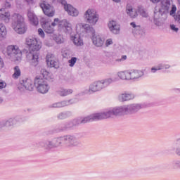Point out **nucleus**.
<instances>
[{
  "mask_svg": "<svg viewBox=\"0 0 180 180\" xmlns=\"http://www.w3.org/2000/svg\"><path fill=\"white\" fill-rule=\"evenodd\" d=\"M101 82L103 84V87L106 88V86H109V85H110V84L113 82V79L112 78L105 79L104 80H101Z\"/></svg>",
  "mask_w": 180,
  "mask_h": 180,
  "instance_id": "bb28decb",
  "label": "nucleus"
},
{
  "mask_svg": "<svg viewBox=\"0 0 180 180\" xmlns=\"http://www.w3.org/2000/svg\"><path fill=\"white\" fill-rule=\"evenodd\" d=\"M28 19L34 25V26H37L39 25V18H37V16L33 13L32 11H29L27 13Z\"/></svg>",
  "mask_w": 180,
  "mask_h": 180,
  "instance_id": "dca6fc26",
  "label": "nucleus"
},
{
  "mask_svg": "<svg viewBox=\"0 0 180 180\" xmlns=\"http://www.w3.org/2000/svg\"><path fill=\"white\" fill-rule=\"evenodd\" d=\"M0 20H3L6 23L11 20V13L6 11L5 8L0 9Z\"/></svg>",
  "mask_w": 180,
  "mask_h": 180,
  "instance_id": "9b49d317",
  "label": "nucleus"
},
{
  "mask_svg": "<svg viewBox=\"0 0 180 180\" xmlns=\"http://www.w3.org/2000/svg\"><path fill=\"white\" fill-rule=\"evenodd\" d=\"M65 140H66L67 143H70V144H74V138L71 136H66L65 138Z\"/></svg>",
  "mask_w": 180,
  "mask_h": 180,
  "instance_id": "c85d7f7f",
  "label": "nucleus"
},
{
  "mask_svg": "<svg viewBox=\"0 0 180 180\" xmlns=\"http://www.w3.org/2000/svg\"><path fill=\"white\" fill-rule=\"evenodd\" d=\"M13 74L12 75V78L13 79H18L20 75H22V72L20 71V68L19 66H15L13 68Z\"/></svg>",
  "mask_w": 180,
  "mask_h": 180,
  "instance_id": "4be33fe9",
  "label": "nucleus"
},
{
  "mask_svg": "<svg viewBox=\"0 0 180 180\" xmlns=\"http://www.w3.org/2000/svg\"><path fill=\"white\" fill-rule=\"evenodd\" d=\"M170 27L172 30H174V32H178L179 29L175 26V25H170Z\"/></svg>",
  "mask_w": 180,
  "mask_h": 180,
  "instance_id": "ea45409f",
  "label": "nucleus"
},
{
  "mask_svg": "<svg viewBox=\"0 0 180 180\" xmlns=\"http://www.w3.org/2000/svg\"><path fill=\"white\" fill-rule=\"evenodd\" d=\"M5 67V63H4V59L0 56V70H2Z\"/></svg>",
  "mask_w": 180,
  "mask_h": 180,
  "instance_id": "c9c22d12",
  "label": "nucleus"
},
{
  "mask_svg": "<svg viewBox=\"0 0 180 180\" xmlns=\"http://www.w3.org/2000/svg\"><path fill=\"white\" fill-rule=\"evenodd\" d=\"M113 44V40L112 39H108L105 41L106 47H109V46Z\"/></svg>",
  "mask_w": 180,
  "mask_h": 180,
  "instance_id": "2f4dec72",
  "label": "nucleus"
},
{
  "mask_svg": "<svg viewBox=\"0 0 180 180\" xmlns=\"http://www.w3.org/2000/svg\"><path fill=\"white\" fill-rule=\"evenodd\" d=\"M142 16H143L144 18H147L148 14L146 12H143L142 13Z\"/></svg>",
  "mask_w": 180,
  "mask_h": 180,
  "instance_id": "c03bdc74",
  "label": "nucleus"
},
{
  "mask_svg": "<svg viewBox=\"0 0 180 180\" xmlns=\"http://www.w3.org/2000/svg\"><path fill=\"white\" fill-rule=\"evenodd\" d=\"M103 88L102 80L98 81L90 85L89 92H98V91H101V89H103Z\"/></svg>",
  "mask_w": 180,
  "mask_h": 180,
  "instance_id": "9d476101",
  "label": "nucleus"
},
{
  "mask_svg": "<svg viewBox=\"0 0 180 180\" xmlns=\"http://www.w3.org/2000/svg\"><path fill=\"white\" fill-rule=\"evenodd\" d=\"M58 119H65V115H64L63 113L60 114L58 116Z\"/></svg>",
  "mask_w": 180,
  "mask_h": 180,
  "instance_id": "a19ab883",
  "label": "nucleus"
},
{
  "mask_svg": "<svg viewBox=\"0 0 180 180\" xmlns=\"http://www.w3.org/2000/svg\"><path fill=\"white\" fill-rule=\"evenodd\" d=\"M118 77L121 79H130L129 71L120 72Z\"/></svg>",
  "mask_w": 180,
  "mask_h": 180,
  "instance_id": "393cba45",
  "label": "nucleus"
},
{
  "mask_svg": "<svg viewBox=\"0 0 180 180\" xmlns=\"http://www.w3.org/2000/svg\"><path fill=\"white\" fill-rule=\"evenodd\" d=\"M60 96H67V95H71L72 94V89H61L58 91Z\"/></svg>",
  "mask_w": 180,
  "mask_h": 180,
  "instance_id": "a878e982",
  "label": "nucleus"
},
{
  "mask_svg": "<svg viewBox=\"0 0 180 180\" xmlns=\"http://www.w3.org/2000/svg\"><path fill=\"white\" fill-rule=\"evenodd\" d=\"M84 18L86 19L87 23L91 25V26L96 25L99 19L96 12L93 9H88L84 14Z\"/></svg>",
  "mask_w": 180,
  "mask_h": 180,
  "instance_id": "423d86ee",
  "label": "nucleus"
},
{
  "mask_svg": "<svg viewBox=\"0 0 180 180\" xmlns=\"http://www.w3.org/2000/svg\"><path fill=\"white\" fill-rule=\"evenodd\" d=\"M131 99H134V95L131 94L124 93L119 96V101H120L121 102L130 101Z\"/></svg>",
  "mask_w": 180,
  "mask_h": 180,
  "instance_id": "a211bd4d",
  "label": "nucleus"
},
{
  "mask_svg": "<svg viewBox=\"0 0 180 180\" xmlns=\"http://www.w3.org/2000/svg\"><path fill=\"white\" fill-rule=\"evenodd\" d=\"M176 12V6L175 5H172V10L170 11V15H172Z\"/></svg>",
  "mask_w": 180,
  "mask_h": 180,
  "instance_id": "72a5a7b5",
  "label": "nucleus"
},
{
  "mask_svg": "<svg viewBox=\"0 0 180 180\" xmlns=\"http://www.w3.org/2000/svg\"><path fill=\"white\" fill-rule=\"evenodd\" d=\"M126 112H127V108H113L112 110L106 112L96 113L93 114L90 117H86L82 120L81 123H89V122H95L96 120L109 119V117H112L114 115L117 116V115H124Z\"/></svg>",
  "mask_w": 180,
  "mask_h": 180,
  "instance_id": "f257e3e1",
  "label": "nucleus"
},
{
  "mask_svg": "<svg viewBox=\"0 0 180 180\" xmlns=\"http://www.w3.org/2000/svg\"><path fill=\"white\" fill-rule=\"evenodd\" d=\"M162 68V66H158L157 68H152L151 70L153 71V72H155V71H158Z\"/></svg>",
  "mask_w": 180,
  "mask_h": 180,
  "instance_id": "58836bf2",
  "label": "nucleus"
},
{
  "mask_svg": "<svg viewBox=\"0 0 180 180\" xmlns=\"http://www.w3.org/2000/svg\"><path fill=\"white\" fill-rule=\"evenodd\" d=\"M92 41L94 44H95V46L97 47H101L102 46V44H103V41H102V39H101L99 36L95 35V34H93Z\"/></svg>",
  "mask_w": 180,
  "mask_h": 180,
  "instance_id": "412c9836",
  "label": "nucleus"
},
{
  "mask_svg": "<svg viewBox=\"0 0 180 180\" xmlns=\"http://www.w3.org/2000/svg\"><path fill=\"white\" fill-rule=\"evenodd\" d=\"M127 13L130 18H137V11L130 5L127 6Z\"/></svg>",
  "mask_w": 180,
  "mask_h": 180,
  "instance_id": "aec40b11",
  "label": "nucleus"
},
{
  "mask_svg": "<svg viewBox=\"0 0 180 180\" xmlns=\"http://www.w3.org/2000/svg\"><path fill=\"white\" fill-rule=\"evenodd\" d=\"M60 25H63V27H64L65 32L67 33H70L72 31V27L71 25V23H70V22H68V20H63L60 22Z\"/></svg>",
  "mask_w": 180,
  "mask_h": 180,
  "instance_id": "6ab92c4d",
  "label": "nucleus"
},
{
  "mask_svg": "<svg viewBox=\"0 0 180 180\" xmlns=\"http://www.w3.org/2000/svg\"><path fill=\"white\" fill-rule=\"evenodd\" d=\"M21 84L27 91H33V82L30 79H25L22 80Z\"/></svg>",
  "mask_w": 180,
  "mask_h": 180,
  "instance_id": "f3484780",
  "label": "nucleus"
},
{
  "mask_svg": "<svg viewBox=\"0 0 180 180\" xmlns=\"http://www.w3.org/2000/svg\"><path fill=\"white\" fill-rule=\"evenodd\" d=\"M53 40H55V41H56V43H62V41H61V36H58V37H55L53 38Z\"/></svg>",
  "mask_w": 180,
  "mask_h": 180,
  "instance_id": "f704fd0d",
  "label": "nucleus"
},
{
  "mask_svg": "<svg viewBox=\"0 0 180 180\" xmlns=\"http://www.w3.org/2000/svg\"><path fill=\"white\" fill-rule=\"evenodd\" d=\"M151 2H153V4H158V2L160 1V0H150Z\"/></svg>",
  "mask_w": 180,
  "mask_h": 180,
  "instance_id": "37998d69",
  "label": "nucleus"
},
{
  "mask_svg": "<svg viewBox=\"0 0 180 180\" xmlns=\"http://www.w3.org/2000/svg\"><path fill=\"white\" fill-rule=\"evenodd\" d=\"M41 74L44 78V79H51L52 75L50 72L47 71L46 69L41 70Z\"/></svg>",
  "mask_w": 180,
  "mask_h": 180,
  "instance_id": "5701e85b",
  "label": "nucleus"
},
{
  "mask_svg": "<svg viewBox=\"0 0 180 180\" xmlns=\"http://www.w3.org/2000/svg\"><path fill=\"white\" fill-rule=\"evenodd\" d=\"M35 85L38 92H40V94H47L49 89H50L49 83H47V81L43 78L37 79L35 80Z\"/></svg>",
  "mask_w": 180,
  "mask_h": 180,
  "instance_id": "39448f33",
  "label": "nucleus"
},
{
  "mask_svg": "<svg viewBox=\"0 0 180 180\" xmlns=\"http://www.w3.org/2000/svg\"><path fill=\"white\" fill-rule=\"evenodd\" d=\"M70 67H74L75 63H77V58L72 57L70 60H68Z\"/></svg>",
  "mask_w": 180,
  "mask_h": 180,
  "instance_id": "c756f323",
  "label": "nucleus"
},
{
  "mask_svg": "<svg viewBox=\"0 0 180 180\" xmlns=\"http://www.w3.org/2000/svg\"><path fill=\"white\" fill-rule=\"evenodd\" d=\"M114 2H120V0H112Z\"/></svg>",
  "mask_w": 180,
  "mask_h": 180,
  "instance_id": "de8ad7c7",
  "label": "nucleus"
},
{
  "mask_svg": "<svg viewBox=\"0 0 180 180\" xmlns=\"http://www.w3.org/2000/svg\"><path fill=\"white\" fill-rule=\"evenodd\" d=\"M131 26L133 27L134 28L137 27V26L136 25V22H131Z\"/></svg>",
  "mask_w": 180,
  "mask_h": 180,
  "instance_id": "79ce46f5",
  "label": "nucleus"
},
{
  "mask_svg": "<svg viewBox=\"0 0 180 180\" xmlns=\"http://www.w3.org/2000/svg\"><path fill=\"white\" fill-rule=\"evenodd\" d=\"M6 6H8L9 8V7H11V4L9 3H6Z\"/></svg>",
  "mask_w": 180,
  "mask_h": 180,
  "instance_id": "49530a36",
  "label": "nucleus"
},
{
  "mask_svg": "<svg viewBox=\"0 0 180 180\" xmlns=\"http://www.w3.org/2000/svg\"><path fill=\"white\" fill-rule=\"evenodd\" d=\"M143 75H144V73L141 70H131L129 71V79H137Z\"/></svg>",
  "mask_w": 180,
  "mask_h": 180,
  "instance_id": "ddd939ff",
  "label": "nucleus"
},
{
  "mask_svg": "<svg viewBox=\"0 0 180 180\" xmlns=\"http://www.w3.org/2000/svg\"><path fill=\"white\" fill-rule=\"evenodd\" d=\"M40 6L45 15L46 16H49V18H53L54 16V14L56 13V11H54V8L47 3L46 1H41L40 3Z\"/></svg>",
  "mask_w": 180,
  "mask_h": 180,
  "instance_id": "6e6552de",
  "label": "nucleus"
},
{
  "mask_svg": "<svg viewBox=\"0 0 180 180\" xmlns=\"http://www.w3.org/2000/svg\"><path fill=\"white\" fill-rule=\"evenodd\" d=\"M6 36V27L4 23L0 22V39H5Z\"/></svg>",
  "mask_w": 180,
  "mask_h": 180,
  "instance_id": "b1692460",
  "label": "nucleus"
},
{
  "mask_svg": "<svg viewBox=\"0 0 180 180\" xmlns=\"http://www.w3.org/2000/svg\"><path fill=\"white\" fill-rule=\"evenodd\" d=\"M4 88H6V82L0 79V89H4Z\"/></svg>",
  "mask_w": 180,
  "mask_h": 180,
  "instance_id": "7c9ffc66",
  "label": "nucleus"
},
{
  "mask_svg": "<svg viewBox=\"0 0 180 180\" xmlns=\"http://www.w3.org/2000/svg\"><path fill=\"white\" fill-rule=\"evenodd\" d=\"M38 34L43 39H44V31L41 28L38 29Z\"/></svg>",
  "mask_w": 180,
  "mask_h": 180,
  "instance_id": "473e14b6",
  "label": "nucleus"
},
{
  "mask_svg": "<svg viewBox=\"0 0 180 180\" xmlns=\"http://www.w3.org/2000/svg\"><path fill=\"white\" fill-rule=\"evenodd\" d=\"M12 27L19 34H23L26 32V24H25V18L20 14L15 13L12 17Z\"/></svg>",
  "mask_w": 180,
  "mask_h": 180,
  "instance_id": "7ed1b4c3",
  "label": "nucleus"
},
{
  "mask_svg": "<svg viewBox=\"0 0 180 180\" xmlns=\"http://www.w3.org/2000/svg\"><path fill=\"white\" fill-rule=\"evenodd\" d=\"M108 27L112 33H115V34L119 33V30H120V26L117 25L115 21H110L108 23Z\"/></svg>",
  "mask_w": 180,
  "mask_h": 180,
  "instance_id": "4468645a",
  "label": "nucleus"
},
{
  "mask_svg": "<svg viewBox=\"0 0 180 180\" xmlns=\"http://www.w3.org/2000/svg\"><path fill=\"white\" fill-rule=\"evenodd\" d=\"M28 4H33V1L34 0H25Z\"/></svg>",
  "mask_w": 180,
  "mask_h": 180,
  "instance_id": "a18cd8bd",
  "label": "nucleus"
},
{
  "mask_svg": "<svg viewBox=\"0 0 180 180\" xmlns=\"http://www.w3.org/2000/svg\"><path fill=\"white\" fill-rule=\"evenodd\" d=\"M46 63L51 68H57V61H56V57L51 53H49L46 58Z\"/></svg>",
  "mask_w": 180,
  "mask_h": 180,
  "instance_id": "f8f14e48",
  "label": "nucleus"
},
{
  "mask_svg": "<svg viewBox=\"0 0 180 180\" xmlns=\"http://www.w3.org/2000/svg\"><path fill=\"white\" fill-rule=\"evenodd\" d=\"M54 108H64V106H67V101H62L60 103H56L53 105Z\"/></svg>",
  "mask_w": 180,
  "mask_h": 180,
  "instance_id": "cd10ccee",
  "label": "nucleus"
},
{
  "mask_svg": "<svg viewBox=\"0 0 180 180\" xmlns=\"http://www.w3.org/2000/svg\"><path fill=\"white\" fill-rule=\"evenodd\" d=\"M60 23V19L55 18L54 22L51 23V20H46L42 25V27L46 33L51 34L54 32V27Z\"/></svg>",
  "mask_w": 180,
  "mask_h": 180,
  "instance_id": "0eeeda50",
  "label": "nucleus"
},
{
  "mask_svg": "<svg viewBox=\"0 0 180 180\" xmlns=\"http://www.w3.org/2000/svg\"><path fill=\"white\" fill-rule=\"evenodd\" d=\"M71 39L75 46H84V41L81 39L79 34H76L75 36L71 37Z\"/></svg>",
  "mask_w": 180,
  "mask_h": 180,
  "instance_id": "2eb2a0df",
  "label": "nucleus"
},
{
  "mask_svg": "<svg viewBox=\"0 0 180 180\" xmlns=\"http://www.w3.org/2000/svg\"><path fill=\"white\" fill-rule=\"evenodd\" d=\"M125 60H127V56L124 55L120 59H117V61H124Z\"/></svg>",
  "mask_w": 180,
  "mask_h": 180,
  "instance_id": "4c0bfd02",
  "label": "nucleus"
},
{
  "mask_svg": "<svg viewBox=\"0 0 180 180\" xmlns=\"http://www.w3.org/2000/svg\"><path fill=\"white\" fill-rule=\"evenodd\" d=\"M7 56L12 58L13 61H22V51L17 45H9L6 49Z\"/></svg>",
  "mask_w": 180,
  "mask_h": 180,
  "instance_id": "20e7f679",
  "label": "nucleus"
},
{
  "mask_svg": "<svg viewBox=\"0 0 180 180\" xmlns=\"http://www.w3.org/2000/svg\"><path fill=\"white\" fill-rule=\"evenodd\" d=\"M136 108H140V106H139V105H136Z\"/></svg>",
  "mask_w": 180,
  "mask_h": 180,
  "instance_id": "8fccbe9b",
  "label": "nucleus"
},
{
  "mask_svg": "<svg viewBox=\"0 0 180 180\" xmlns=\"http://www.w3.org/2000/svg\"><path fill=\"white\" fill-rule=\"evenodd\" d=\"M61 4L62 5H64L65 11L68 12V15H70V16H78V15H79V12L78 11V10L74 8V6H72V5L68 4L67 1H65V0H62Z\"/></svg>",
  "mask_w": 180,
  "mask_h": 180,
  "instance_id": "1a4fd4ad",
  "label": "nucleus"
},
{
  "mask_svg": "<svg viewBox=\"0 0 180 180\" xmlns=\"http://www.w3.org/2000/svg\"><path fill=\"white\" fill-rule=\"evenodd\" d=\"M2 102H3V100H2V98L0 97V103H2Z\"/></svg>",
  "mask_w": 180,
  "mask_h": 180,
  "instance_id": "09e8293b",
  "label": "nucleus"
},
{
  "mask_svg": "<svg viewBox=\"0 0 180 180\" xmlns=\"http://www.w3.org/2000/svg\"><path fill=\"white\" fill-rule=\"evenodd\" d=\"M174 20H176V22L180 23V14L174 15Z\"/></svg>",
  "mask_w": 180,
  "mask_h": 180,
  "instance_id": "e433bc0d",
  "label": "nucleus"
},
{
  "mask_svg": "<svg viewBox=\"0 0 180 180\" xmlns=\"http://www.w3.org/2000/svg\"><path fill=\"white\" fill-rule=\"evenodd\" d=\"M26 44L29 47L30 53H32V61L35 63V65L39 64V51L41 49V42L37 41V39L34 37H28L26 39Z\"/></svg>",
  "mask_w": 180,
  "mask_h": 180,
  "instance_id": "f03ea898",
  "label": "nucleus"
}]
</instances>
